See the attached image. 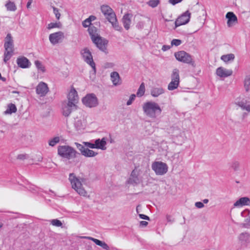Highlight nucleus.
Listing matches in <instances>:
<instances>
[{
    "mask_svg": "<svg viewBox=\"0 0 250 250\" xmlns=\"http://www.w3.org/2000/svg\"><path fill=\"white\" fill-rule=\"evenodd\" d=\"M142 108L144 114L153 119L160 115L162 112V109L159 104L152 101L144 103Z\"/></svg>",
    "mask_w": 250,
    "mask_h": 250,
    "instance_id": "nucleus-1",
    "label": "nucleus"
},
{
    "mask_svg": "<svg viewBox=\"0 0 250 250\" xmlns=\"http://www.w3.org/2000/svg\"><path fill=\"white\" fill-rule=\"evenodd\" d=\"M69 180L70 182L72 188L80 195L85 196L87 194L86 191L83 187L82 182L83 181V179L76 177L74 173H70L69 176Z\"/></svg>",
    "mask_w": 250,
    "mask_h": 250,
    "instance_id": "nucleus-2",
    "label": "nucleus"
},
{
    "mask_svg": "<svg viewBox=\"0 0 250 250\" xmlns=\"http://www.w3.org/2000/svg\"><path fill=\"white\" fill-rule=\"evenodd\" d=\"M5 51L4 53L3 61L6 63L11 58L14 52V43L11 34L8 33L6 38L4 44Z\"/></svg>",
    "mask_w": 250,
    "mask_h": 250,
    "instance_id": "nucleus-3",
    "label": "nucleus"
},
{
    "mask_svg": "<svg viewBox=\"0 0 250 250\" xmlns=\"http://www.w3.org/2000/svg\"><path fill=\"white\" fill-rule=\"evenodd\" d=\"M78 153L69 146H59L58 147V154L62 158L70 160L76 157Z\"/></svg>",
    "mask_w": 250,
    "mask_h": 250,
    "instance_id": "nucleus-4",
    "label": "nucleus"
},
{
    "mask_svg": "<svg viewBox=\"0 0 250 250\" xmlns=\"http://www.w3.org/2000/svg\"><path fill=\"white\" fill-rule=\"evenodd\" d=\"M174 56L178 61L190 64L193 67H195V62L192 56L186 52L180 51L175 53Z\"/></svg>",
    "mask_w": 250,
    "mask_h": 250,
    "instance_id": "nucleus-5",
    "label": "nucleus"
},
{
    "mask_svg": "<svg viewBox=\"0 0 250 250\" xmlns=\"http://www.w3.org/2000/svg\"><path fill=\"white\" fill-rule=\"evenodd\" d=\"M81 54L83 61L92 67L94 74H95L96 72V64L89 49L87 48H84L81 51Z\"/></svg>",
    "mask_w": 250,
    "mask_h": 250,
    "instance_id": "nucleus-6",
    "label": "nucleus"
},
{
    "mask_svg": "<svg viewBox=\"0 0 250 250\" xmlns=\"http://www.w3.org/2000/svg\"><path fill=\"white\" fill-rule=\"evenodd\" d=\"M152 169L157 175H163L168 171V166L167 164L161 161H155L152 164Z\"/></svg>",
    "mask_w": 250,
    "mask_h": 250,
    "instance_id": "nucleus-7",
    "label": "nucleus"
},
{
    "mask_svg": "<svg viewBox=\"0 0 250 250\" xmlns=\"http://www.w3.org/2000/svg\"><path fill=\"white\" fill-rule=\"evenodd\" d=\"M171 82L167 86V89L170 91L176 89L180 84L179 70L177 69H174L171 75Z\"/></svg>",
    "mask_w": 250,
    "mask_h": 250,
    "instance_id": "nucleus-8",
    "label": "nucleus"
},
{
    "mask_svg": "<svg viewBox=\"0 0 250 250\" xmlns=\"http://www.w3.org/2000/svg\"><path fill=\"white\" fill-rule=\"evenodd\" d=\"M82 102L84 105L90 108L96 107L98 104V99L93 93L87 94L83 98Z\"/></svg>",
    "mask_w": 250,
    "mask_h": 250,
    "instance_id": "nucleus-9",
    "label": "nucleus"
},
{
    "mask_svg": "<svg viewBox=\"0 0 250 250\" xmlns=\"http://www.w3.org/2000/svg\"><path fill=\"white\" fill-rule=\"evenodd\" d=\"M101 11L108 21L113 20V18L116 16L113 10L107 5H101Z\"/></svg>",
    "mask_w": 250,
    "mask_h": 250,
    "instance_id": "nucleus-10",
    "label": "nucleus"
},
{
    "mask_svg": "<svg viewBox=\"0 0 250 250\" xmlns=\"http://www.w3.org/2000/svg\"><path fill=\"white\" fill-rule=\"evenodd\" d=\"M64 38V33L62 31L51 33L49 36V40L52 45H55L61 42Z\"/></svg>",
    "mask_w": 250,
    "mask_h": 250,
    "instance_id": "nucleus-11",
    "label": "nucleus"
},
{
    "mask_svg": "<svg viewBox=\"0 0 250 250\" xmlns=\"http://www.w3.org/2000/svg\"><path fill=\"white\" fill-rule=\"evenodd\" d=\"M191 14L188 11L183 13L179 16L175 22L176 27L188 23L190 20Z\"/></svg>",
    "mask_w": 250,
    "mask_h": 250,
    "instance_id": "nucleus-12",
    "label": "nucleus"
},
{
    "mask_svg": "<svg viewBox=\"0 0 250 250\" xmlns=\"http://www.w3.org/2000/svg\"><path fill=\"white\" fill-rule=\"evenodd\" d=\"M92 41L100 50L103 52H105L106 50V45L107 43V40L103 39L102 37L97 36L96 38L92 37Z\"/></svg>",
    "mask_w": 250,
    "mask_h": 250,
    "instance_id": "nucleus-13",
    "label": "nucleus"
},
{
    "mask_svg": "<svg viewBox=\"0 0 250 250\" xmlns=\"http://www.w3.org/2000/svg\"><path fill=\"white\" fill-rule=\"evenodd\" d=\"M36 93L40 97H44L49 92V88L47 84L43 82H40L36 88Z\"/></svg>",
    "mask_w": 250,
    "mask_h": 250,
    "instance_id": "nucleus-14",
    "label": "nucleus"
},
{
    "mask_svg": "<svg viewBox=\"0 0 250 250\" xmlns=\"http://www.w3.org/2000/svg\"><path fill=\"white\" fill-rule=\"evenodd\" d=\"M235 104L239 106L242 110L250 113V101L245 99L238 98L236 99Z\"/></svg>",
    "mask_w": 250,
    "mask_h": 250,
    "instance_id": "nucleus-15",
    "label": "nucleus"
},
{
    "mask_svg": "<svg viewBox=\"0 0 250 250\" xmlns=\"http://www.w3.org/2000/svg\"><path fill=\"white\" fill-rule=\"evenodd\" d=\"M16 62L19 67L22 68H29L31 63L29 60L24 56H21L17 59Z\"/></svg>",
    "mask_w": 250,
    "mask_h": 250,
    "instance_id": "nucleus-16",
    "label": "nucleus"
},
{
    "mask_svg": "<svg viewBox=\"0 0 250 250\" xmlns=\"http://www.w3.org/2000/svg\"><path fill=\"white\" fill-rule=\"evenodd\" d=\"M77 108V105L75 104H71V102H67L66 105L62 107V114L65 117H68L70 115L72 111Z\"/></svg>",
    "mask_w": 250,
    "mask_h": 250,
    "instance_id": "nucleus-17",
    "label": "nucleus"
},
{
    "mask_svg": "<svg viewBox=\"0 0 250 250\" xmlns=\"http://www.w3.org/2000/svg\"><path fill=\"white\" fill-rule=\"evenodd\" d=\"M216 75L220 78H226L232 74V71L226 69L223 67H219L216 71Z\"/></svg>",
    "mask_w": 250,
    "mask_h": 250,
    "instance_id": "nucleus-18",
    "label": "nucleus"
},
{
    "mask_svg": "<svg viewBox=\"0 0 250 250\" xmlns=\"http://www.w3.org/2000/svg\"><path fill=\"white\" fill-rule=\"evenodd\" d=\"M226 17L228 19L227 25L228 27H231L237 23V18L233 12H228Z\"/></svg>",
    "mask_w": 250,
    "mask_h": 250,
    "instance_id": "nucleus-19",
    "label": "nucleus"
},
{
    "mask_svg": "<svg viewBox=\"0 0 250 250\" xmlns=\"http://www.w3.org/2000/svg\"><path fill=\"white\" fill-rule=\"evenodd\" d=\"M68 102H71V104H75L78 102L79 97L77 91L73 87L71 89L67 95Z\"/></svg>",
    "mask_w": 250,
    "mask_h": 250,
    "instance_id": "nucleus-20",
    "label": "nucleus"
},
{
    "mask_svg": "<svg viewBox=\"0 0 250 250\" xmlns=\"http://www.w3.org/2000/svg\"><path fill=\"white\" fill-rule=\"evenodd\" d=\"M139 172L136 170L134 169L131 172L130 176L127 181V183L130 184L137 185L140 183V180L138 177Z\"/></svg>",
    "mask_w": 250,
    "mask_h": 250,
    "instance_id": "nucleus-21",
    "label": "nucleus"
},
{
    "mask_svg": "<svg viewBox=\"0 0 250 250\" xmlns=\"http://www.w3.org/2000/svg\"><path fill=\"white\" fill-rule=\"evenodd\" d=\"M106 139L103 138L102 139H97L94 141V147L95 148L100 149L101 150H105L106 147Z\"/></svg>",
    "mask_w": 250,
    "mask_h": 250,
    "instance_id": "nucleus-22",
    "label": "nucleus"
},
{
    "mask_svg": "<svg viewBox=\"0 0 250 250\" xmlns=\"http://www.w3.org/2000/svg\"><path fill=\"white\" fill-rule=\"evenodd\" d=\"M81 238H84V239H87L88 240H91L92 241H93L97 245L101 246L104 250H109V246L104 242H103V241H100L96 238H94L93 237H89V236H83V237H81Z\"/></svg>",
    "mask_w": 250,
    "mask_h": 250,
    "instance_id": "nucleus-23",
    "label": "nucleus"
},
{
    "mask_svg": "<svg viewBox=\"0 0 250 250\" xmlns=\"http://www.w3.org/2000/svg\"><path fill=\"white\" fill-rule=\"evenodd\" d=\"M234 207H241L243 206H250V200L248 197H242L235 202L234 204Z\"/></svg>",
    "mask_w": 250,
    "mask_h": 250,
    "instance_id": "nucleus-24",
    "label": "nucleus"
},
{
    "mask_svg": "<svg viewBox=\"0 0 250 250\" xmlns=\"http://www.w3.org/2000/svg\"><path fill=\"white\" fill-rule=\"evenodd\" d=\"M111 80L114 85H118L121 84V79L119 73L117 72H112L110 74Z\"/></svg>",
    "mask_w": 250,
    "mask_h": 250,
    "instance_id": "nucleus-25",
    "label": "nucleus"
},
{
    "mask_svg": "<svg viewBox=\"0 0 250 250\" xmlns=\"http://www.w3.org/2000/svg\"><path fill=\"white\" fill-rule=\"evenodd\" d=\"M164 89L161 87H153L150 90L151 95L153 97H158L164 93Z\"/></svg>",
    "mask_w": 250,
    "mask_h": 250,
    "instance_id": "nucleus-26",
    "label": "nucleus"
},
{
    "mask_svg": "<svg viewBox=\"0 0 250 250\" xmlns=\"http://www.w3.org/2000/svg\"><path fill=\"white\" fill-rule=\"evenodd\" d=\"M122 22L124 27L126 30H128L130 28L131 20L128 14H125L123 18Z\"/></svg>",
    "mask_w": 250,
    "mask_h": 250,
    "instance_id": "nucleus-27",
    "label": "nucleus"
},
{
    "mask_svg": "<svg viewBox=\"0 0 250 250\" xmlns=\"http://www.w3.org/2000/svg\"><path fill=\"white\" fill-rule=\"evenodd\" d=\"M17 111V108L15 104H10L7 106V109L4 112L5 115L11 114L16 113Z\"/></svg>",
    "mask_w": 250,
    "mask_h": 250,
    "instance_id": "nucleus-28",
    "label": "nucleus"
},
{
    "mask_svg": "<svg viewBox=\"0 0 250 250\" xmlns=\"http://www.w3.org/2000/svg\"><path fill=\"white\" fill-rule=\"evenodd\" d=\"M97 154V152H96L92 150H90L88 148H85L84 151H83V154H82V155L86 157H93L96 156Z\"/></svg>",
    "mask_w": 250,
    "mask_h": 250,
    "instance_id": "nucleus-29",
    "label": "nucleus"
},
{
    "mask_svg": "<svg viewBox=\"0 0 250 250\" xmlns=\"http://www.w3.org/2000/svg\"><path fill=\"white\" fill-rule=\"evenodd\" d=\"M112 24L113 27L117 31H121L122 27L119 24L116 16L113 18V20L108 21Z\"/></svg>",
    "mask_w": 250,
    "mask_h": 250,
    "instance_id": "nucleus-30",
    "label": "nucleus"
},
{
    "mask_svg": "<svg viewBox=\"0 0 250 250\" xmlns=\"http://www.w3.org/2000/svg\"><path fill=\"white\" fill-rule=\"evenodd\" d=\"M7 11H15L17 10V6L14 2L9 0L5 4Z\"/></svg>",
    "mask_w": 250,
    "mask_h": 250,
    "instance_id": "nucleus-31",
    "label": "nucleus"
},
{
    "mask_svg": "<svg viewBox=\"0 0 250 250\" xmlns=\"http://www.w3.org/2000/svg\"><path fill=\"white\" fill-rule=\"evenodd\" d=\"M74 126L78 131H81L84 128V125L80 119L77 120L74 122Z\"/></svg>",
    "mask_w": 250,
    "mask_h": 250,
    "instance_id": "nucleus-32",
    "label": "nucleus"
},
{
    "mask_svg": "<svg viewBox=\"0 0 250 250\" xmlns=\"http://www.w3.org/2000/svg\"><path fill=\"white\" fill-rule=\"evenodd\" d=\"M234 58V55L231 53L224 55L221 57V59L225 62H227L231 61H233Z\"/></svg>",
    "mask_w": 250,
    "mask_h": 250,
    "instance_id": "nucleus-33",
    "label": "nucleus"
},
{
    "mask_svg": "<svg viewBox=\"0 0 250 250\" xmlns=\"http://www.w3.org/2000/svg\"><path fill=\"white\" fill-rule=\"evenodd\" d=\"M62 26V23L60 22H51L47 25V28L51 30L53 28H61Z\"/></svg>",
    "mask_w": 250,
    "mask_h": 250,
    "instance_id": "nucleus-34",
    "label": "nucleus"
},
{
    "mask_svg": "<svg viewBox=\"0 0 250 250\" xmlns=\"http://www.w3.org/2000/svg\"><path fill=\"white\" fill-rule=\"evenodd\" d=\"M145 92V86L144 83H142L140 84V85L137 90V92L136 93V96L139 97H141L144 95Z\"/></svg>",
    "mask_w": 250,
    "mask_h": 250,
    "instance_id": "nucleus-35",
    "label": "nucleus"
},
{
    "mask_svg": "<svg viewBox=\"0 0 250 250\" xmlns=\"http://www.w3.org/2000/svg\"><path fill=\"white\" fill-rule=\"evenodd\" d=\"M88 33L91 36V39L92 40V37L96 38L97 36H96L97 33V28L94 26H89L88 29Z\"/></svg>",
    "mask_w": 250,
    "mask_h": 250,
    "instance_id": "nucleus-36",
    "label": "nucleus"
},
{
    "mask_svg": "<svg viewBox=\"0 0 250 250\" xmlns=\"http://www.w3.org/2000/svg\"><path fill=\"white\" fill-rule=\"evenodd\" d=\"M229 165L230 167L233 169L234 171H237L239 169L240 164L238 161H233L230 162Z\"/></svg>",
    "mask_w": 250,
    "mask_h": 250,
    "instance_id": "nucleus-37",
    "label": "nucleus"
},
{
    "mask_svg": "<svg viewBox=\"0 0 250 250\" xmlns=\"http://www.w3.org/2000/svg\"><path fill=\"white\" fill-rule=\"evenodd\" d=\"M35 65L38 70H40L42 72H44L45 71V67L42 65V63L40 61H35Z\"/></svg>",
    "mask_w": 250,
    "mask_h": 250,
    "instance_id": "nucleus-38",
    "label": "nucleus"
},
{
    "mask_svg": "<svg viewBox=\"0 0 250 250\" xmlns=\"http://www.w3.org/2000/svg\"><path fill=\"white\" fill-rule=\"evenodd\" d=\"M250 238V234L247 232H243L240 234L239 239L242 241H247Z\"/></svg>",
    "mask_w": 250,
    "mask_h": 250,
    "instance_id": "nucleus-39",
    "label": "nucleus"
},
{
    "mask_svg": "<svg viewBox=\"0 0 250 250\" xmlns=\"http://www.w3.org/2000/svg\"><path fill=\"white\" fill-rule=\"evenodd\" d=\"M49 221L50 222V224L52 226H54L55 227H62V222L57 219H52V220H49Z\"/></svg>",
    "mask_w": 250,
    "mask_h": 250,
    "instance_id": "nucleus-40",
    "label": "nucleus"
},
{
    "mask_svg": "<svg viewBox=\"0 0 250 250\" xmlns=\"http://www.w3.org/2000/svg\"><path fill=\"white\" fill-rule=\"evenodd\" d=\"M26 188L33 193H39L41 190L40 188L33 185H29Z\"/></svg>",
    "mask_w": 250,
    "mask_h": 250,
    "instance_id": "nucleus-41",
    "label": "nucleus"
},
{
    "mask_svg": "<svg viewBox=\"0 0 250 250\" xmlns=\"http://www.w3.org/2000/svg\"><path fill=\"white\" fill-rule=\"evenodd\" d=\"M160 3V0H150L147 2L149 6L155 8L158 6Z\"/></svg>",
    "mask_w": 250,
    "mask_h": 250,
    "instance_id": "nucleus-42",
    "label": "nucleus"
},
{
    "mask_svg": "<svg viewBox=\"0 0 250 250\" xmlns=\"http://www.w3.org/2000/svg\"><path fill=\"white\" fill-rule=\"evenodd\" d=\"M60 142V138L59 137H54L49 141V145L51 146H55L57 143Z\"/></svg>",
    "mask_w": 250,
    "mask_h": 250,
    "instance_id": "nucleus-43",
    "label": "nucleus"
},
{
    "mask_svg": "<svg viewBox=\"0 0 250 250\" xmlns=\"http://www.w3.org/2000/svg\"><path fill=\"white\" fill-rule=\"evenodd\" d=\"M244 86L246 90L248 91L250 87V77H246L244 80Z\"/></svg>",
    "mask_w": 250,
    "mask_h": 250,
    "instance_id": "nucleus-44",
    "label": "nucleus"
},
{
    "mask_svg": "<svg viewBox=\"0 0 250 250\" xmlns=\"http://www.w3.org/2000/svg\"><path fill=\"white\" fill-rule=\"evenodd\" d=\"M75 145L76 146L77 148L81 151V154H83V151H84L86 148L85 146H84L78 143H75Z\"/></svg>",
    "mask_w": 250,
    "mask_h": 250,
    "instance_id": "nucleus-45",
    "label": "nucleus"
},
{
    "mask_svg": "<svg viewBox=\"0 0 250 250\" xmlns=\"http://www.w3.org/2000/svg\"><path fill=\"white\" fill-rule=\"evenodd\" d=\"M182 43V41L179 39H173L171 42L172 46H178Z\"/></svg>",
    "mask_w": 250,
    "mask_h": 250,
    "instance_id": "nucleus-46",
    "label": "nucleus"
},
{
    "mask_svg": "<svg viewBox=\"0 0 250 250\" xmlns=\"http://www.w3.org/2000/svg\"><path fill=\"white\" fill-rule=\"evenodd\" d=\"M83 144L86 147V148H90L92 149L95 148L94 143L89 142H83Z\"/></svg>",
    "mask_w": 250,
    "mask_h": 250,
    "instance_id": "nucleus-47",
    "label": "nucleus"
},
{
    "mask_svg": "<svg viewBox=\"0 0 250 250\" xmlns=\"http://www.w3.org/2000/svg\"><path fill=\"white\" fill-rule=\"evenodd\" d=\"M136 95L135 94H131L129 97V100L127 101L126 102V104L127 105H129L130 104H131L132 102L133 101H134L135 99V97H136Z\"/></svg>",
    "mask_w": 250,
    "mask_h": 250,
    "instance_id": "nucleus-48",
    "label": "nucleus"
},
{
    "mask_svg": "<svg viewBox=\"0 0 250 250\" xmlns=\"http://www.w3.org/2000/svg\"><path fill=\"white\" fill-rule=\"evenodd\" d=\"M53 12L55 15L56 18L57 20H59L61 14L59 12V9L56 7H53Z\"/></svg>",
    "mask_w": 250,
    "mask_h": 250,
    "instance_id": "nucleus-49",
    "label": "nucleus"
},
{
    "mask_svg": "<svg viewBox=\"0 0 250 250\" xmlns=\"http://www.w3.org/2000/svg\"><path fill=\"white\" fill-rule=\"evenodd\" d=\"M91 23L89 21V20L87 19H85L82 22V25L84 27H89V26H90V25H91Z\"/></svg>",
    "mask_w": 250,
    "mask_h": 250,
    "instance_id": "nucleus-50",
    "label": "nucleus"
},
{
    "mask_svg": "<svg viewBox=\"0 0 250 250\" xmlns=\"http://www.w3.org/2000/svg\"><path fill=\"white\" fill-rule=\"evenodd\" d=\"M195 206L198 208H201L204 207V204L201 202H197L195 204Z\"/></svg>",
    "mask_w": 250,
    "mask_h": 250,
    "instance_id": "nucleus-51",
    "label": "nucleus"
},
{
    "mask_svg": "<svg viewBox=\"0 0 250 250\" xmlns=\"http://www.w3.org/2000/svg\"><path fill=\"white\" fill-rule=\"evenodd\" d=\"M114 66V64L112 62H106L104 64L105 68H112Z\"/></svg>",
    "mask_w": 250,
    "mask_h": 250,
    "instance_id": "nucleus-52",
    "label": "nucleus"
},
{
    "mask_svg": "<svg viewBox=\"0 0 250 250\" xmlns=\"http://www.w3.org/2000/svg\"><path fill=\"white\" fill-rule=\"evenodd\" d=\"M182 0H169L168 2H169V3H171V4L174 5L176 4L181 2Z\"/></svg>",
    "mask_w": 250,
    "mask_h": 250,
    "instance_id": "nucleus-53",
    "label": "nucleus"
},
{
    "mask_svg": "<svg viewBox=\"0 0 250 250\" xmlns=\"http://www.w3.org/2000/svg\"><path fill=\"white\" fill-rule=\"evenodd\" d=\"M26 158H27V155L24 154H19L17 156V159H20V160H24V159H26Z\"/></svg>",
    "mask_w": 250,
    "mask_h": 250,
    "instance_id": "nucleus-54",
    "label": "nucleus"
},
{
    "mask_svg": "<svg viewBox=\"0 0 250 250\" xmlns=\"http://www.w3.org/2000/svg\"><path fill=\"white\" fill-rule=\"evenodd\" d=\"M140 218L141 219H144V220H149V217L146 215H145V214H140L139 215Z\"/></svg>",
    "mask_w": 250,
    "mask_h": 250,
    "instance_id": "nucleus-55",
    "label": "nucleus"
},
{
    "mask_svg": "<svg viewBox=\"0 0 250 250\" xmlns=\"http://www.w3.org/2000/svg\"><path fill=\"white\" fill-rule=\"evenodd\" d=\"M87 19L89 20V21L91 23V21H94L96 19V17L95 16L91 15Z\"/></svg>",
    "mask_w": 250,
    "mask_h": 250,
    "instance_id": "nucleus-56",
    "label": "nucleus"
},
{
    "mask_svg": "<svg viewBox=\"0 0 250 250\" xmlns=\"http://www.w3.org/2000/svg\"><path fill=\"white\" fill-rule=\"evenodd\" d=\"M148 225V222L145 221H141L140 222V225L141 227H146Z\"/></svg>",
    "mask_w": 250,
    "mask_h": 250,
    "instance_id": "nucleus-57",
    "label": "nucleus"
},
{
    "mask_svg": "<svg viewBox=\"0 0 250 250\" xmlns=\"http://www.w3.org/2000/svg\"><path fill=\"white\" fill-rule=\"evenodd\" d=\"M175 130L177 131L178 132L180 133V134H179V136L177 135V134H174L173 136L174 137H178L179 136L181 137L182 136V133L181 132V130H180L179 129H176Z\"/></svg>",
    "mask_w": 250,
    "mask_h": 250,
    "instance_id": "nucleus-58",
    "label": "nucleus"
},
{
    "mask_svg": "<svg viewBox=\"0 0 250 250\" xmlns=\"http://www.w3.org/2000/svg\"><path fill=\"white\" fill-rule=\"evenodd\" d=\"M33 2V0H29L27 3L26 7L28 9L30 8L31 3Z\"/></svg>",
    "mask_w": 250,
    "mask_h": 250,
    "instance_id": "nucleus-59",
    "label": "nucleus"
},
{
    "mask_svg": "<svg viewBox=\"0 0 250 250\" xmlns=\"http://www.w3.org/2000/svg\"><path fill=\"white\" fill-rule=\"evenodd\" d=\"M169 48H170L168 46L164 45H163V46L162 47V50L163 51H166V50L169 49Z\"/></svg>",
    "mask_w": 250,
    "mask_h": 250,
    "instance_id": "nucleus-60",
    "label": "nucleus"
},
{
    "mask_svg": "<svg viewBox=\"0 0 250 250\" xmlns=\"http://www.w3.org/2000/svg\"><path fill=\"white\" fill-rule=\"evenodd\" d=\"M208 202V199H205L203 200V203L207 204Z\"/></svg>",
    "mask_w": 250,
    "mask_h": 250,
    "instance_id": "nucleus-61",
    "label": "nucleus"
},
{
    "mask_svg": "<svg viewBox=\"0 0 250 250\" xmlns=\"http://www.w3.org/2000/svg\"><path fill=\"white\" fill-rule=\"evenodd\" d=\"M247 115H248V114H247V113H244L243 114V115H242L243 118H244L246 117H247Z\"/></svg>",
    "mask_w": 250,
    "mask_h": 250,
    "instance_id": "nucleus-62",
    "label": "nucleus"
},
{
    "mask_svg": "<svg viewBox=\"0 0 250 250\" xmlns=\"http://www.w3.org/2000/svg\"><path fill=\"white\" fill-rule=\"evenodd\" d=\"M0 80H1L2 81L4 82V81H6V78L1 76V78H0Z\"/></svg>",
    "mask_w": 250,
    "mask_h": 250,
    "instance_id": "nucleus-63",
    "label": "nucleus"
},
{
    "mask_svg": "<svg viewBox=\"0 0 250 250\" xmlns=\"http://www.w3.org/2000/svg\"><path fill=\"white\" fill-rule=\"evenodd\" d=\"M49 191H50V192H52V193H54V192H53L52 190H49Z\"/></svg>",
    "mask_w": 250,
    "mask_h": 250,
    "instance_id": "nucleus-64",
    "label": "nucleus"
}]
</instances>
